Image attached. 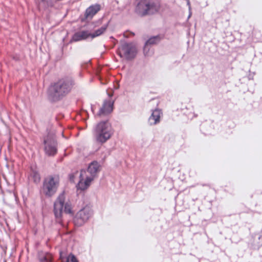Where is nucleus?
Instances as JSON below:
<instances>
[{
	"instance_id": "17",
	"label": "nucleus",
	"mask_w": 262,
	"mask_h": 262,
	"mask_svg": "<svg viewBox=\"0 0 262 262\" xmlns=\"http://www.w3.org/2000/svg\"><path fill=\"white\" fill-rule=\"evenodd\" d=\"M67 262H78V260L74 254L71 253L67 257Z\"/></svg>"
},
{
	"instance_id": "16",
	"label": "nucleus",
	"mask_w": 262,
	"mask_h": 262,
	"mask_svg": "<svg viewBox=\"0 0 262 262\" xmlns=\"http://www.w3.org/2000/svg\"><path fill=\"white\" fill-rule=\"evenodd\" d=\"M30 177L36 183L39 182V181L40 180V177L39 173L37 171L34 170H31V173L30 174Z\"/></svg>"
},
{
	"instance_id": "20",
	"label": "nucleus",
	"mask_w": 262,
	"mask_h": 262,
	"mask_svg": "<svg viewBox=\"0 0 262 262\" xmlns=\"http://www.w3.org/2000/svg\"><path fill=\"white\" fill-rule=\"evenodd\" d=\"M187 4L189 7V9H190V3L189 0H187Z\"/></svg>"
},
{
	"instance_id": "4",
	"label": "nucleus",
	"mask_w": 262,
	"mask_h": 262,
	"mask_svg": "<svg viewBox=\"0 0 262 262\" xmlns=\"http://www.w3.org/2000/svg\"><path fill=\"white\" fill-rule=\"evenodd\" d=\"M161 8L160 0H141L137 4L136 12L141 16L158 13Z\"/></svg>"
},
{
	"instance_id": "15",
	"label": "nucleus",
	"mask_w": 262,
	"mask_h": 262,
	"mask_svg": "<svg viewBox=\"0 0 262 262\" xmlns=\"http://www.w3.org/2000/svg\"><path fill=\"white\" fill-rule=\"evenodd\" d=\"M107 28V24L104 25L100 28L96 30L94 33H90V37L94 38L96 37L99 36L102 34L106 30Z\"/></svg>"
},
{
	"instance_id": "14",
	"label": "nucleus",
	"mask_w": 262,
	"mask_h": 262,
	"mask_svg": "<svg viewBox=\"0 0 262 262\" xmlns=\"http://www.w3.org/2000/svg\"><path fill=\"white\" fill-rule=\"evenodd\" d=\"M164 38V35L159 34L156 36H154L150 37L145 42L144 51L146 50V48L148 45H154L159 43L162 39Z\"/></svg>"
},
{
	"instance_id": "6",
	"label": "nucleus",
	"mask_w": 262,
	"mask_h": 262,
	"mask_svg": "<svg viewBox=\"0 0 262 262\" xmlns=\"http://www.w3.org/2000/svg\"><path fill=\"white\" fill-rule=\"evenodd\" d=\"M59 182L58 176H50L46 178L42 185V191L44 194L48 197L52 196L57 190Z\"/></svg>"
},
{
	"instance_id": "12",
	"label": "nucleus",
	"mask_w": 262,
	"mask_h": 262,
	"mask_svg": "<svg viewBox=\"0 0 262 262\" xmlns=\"http://www.w3.org/2000/svg\"><path fill=\"white\" fill-rule=\"evenodd\" d=\"M90 33L88 31H81L76 32L73 35L71 41L76 42L85 39L90 37Z\"/></svg>"
},
{
	"instance_id": "5",
	"label": "nucleus",
	"mask_w": 262,
	"mask_h": 262,
	"mask_svg": "<svg viewBox=\"0 0 262 262\" xmlns=\"http://www.w3.org/2000/svg\"><path fill=\"white\" fill-rule=\"evenodd\" d=\"M113 134V129L108 121L100 122L95 128L96 140L101 144L105 143L111 138Z\"/></svg>"
},
{
	"instance_id": "7",
	"label": "nucleus",
	"mask_w": 262,
	"mask_h": 262,
	"mask_svg": "<svg viewBox=\"0 0 262 262\" xmlns=\"http://www.w3.org/2000/svg\"><path fill=\"white\" fill-rule=\"evenodd\" d=\"M137 53V50L133 43L123 42L118 48V54L129 60L134 59Z\"/></svg>"
},
{
	"instance_id": "13",
	"label": "nucleus",
	"mask_w": 262,
	"mask_h": 262,
	"mask_svg": "<svg viewBox=\"0 0 262 262\" xmlns=\"http://www.w3.org/2000/svg\"><path fill=\"white\" fill-rule=\"evenodd\" d=\"M100 10L99 4L91 5L86 9L85 16L86 18H92Z\"/></svg>"
},
{
	"instance_id": "11",
	"label": "nucleus",
	"mask_w": 262,
	"mask_h": 262,
	"mask_svg": "<svg viewBox=\"0 0 262 262\" xmlns=\"http://www.w3.org/2000/svg\"><path fill=\"white\" fill-rule=\"evenodd\" d=\"M162 113L159 109H155L152 112L151 115L148 119V123L150 125L158 124L160 121V117Z\"/></svg>"
},
{
	"instance_id": "19",
	"label": "nucleus",
	"mask_w": 262,
	"mask_h": 262,
	"mask_svg": "<svg viewBox=\"0 0 262 262\" xmlns=\"http://www.w3.org/2000/svg\"><path fill=\"white\" fill-rule=\"evenodd\" d=\"M70 177V180L71 181H74V176L73 174H71L69 176Z\"/></svg>"
},
{
	"instance_id": "2",
	"label": "nucleus",
	"mask_w": 262,
	"mask_h": 262,
	"mask_svg": "<svg viewBox=\"0 0 262 262\" xmlns=\"http://www.w3.org/2000/svg\"><path fill=\"white\" fill-rule=\"evenodd\" d=\"M100 167L99 163L96 161H94L89 164L87 171L81 170L79 175V181L77 185V189L81 190L87 189L100 171Z\"/></svg>"
},
{
	"instance_id": "18",
	"label": "nucleus",
	"mask_w": 262,
	"mask_h": 262,
	"mask_svg": "<svg viewBox=\"0 0 262 262\" xmlns=\"http://www.w3.org/2000/svg\"><path fill=\"white\" fill-rule=\"evenodd\" d=\"M40 262H51V260L50 258L46 256H43L42 258L40 259Z\"/></svg>"
},
{
	"instance_id": "3",
	"label": "nucleus",
	"mask_w": 262,
	"mask_h": 262,
	"mask_svg": "<svg viewBox=\"0 0 262 262\" xmlns=\"http://www.w3.org/2000/svg\"><path fill=\"white\" fill-rule=\"evenodd\" d=\"M53 211L56 222L61 225H62V222L63 212L70 214L71 216L74 215V212L73 210L71 203L70 201L66 202V196L64 191L59 194L54 202Z\"/></svg>"
},
{
	"instance_id": "10",
	"label": "nucleus",
	"mask_w": 262,
	"mask_h": 262,
	"mask_svg": "<svg viewBox=\"0 0 262 262\" xmlns=\"http://www.w3.org/2000/svg\"><path fill=\"white\" fill-rule=\"evenodd\" d=\"M114 102L111 100L105 101L103 106L100 108L98 115L101 116L102 115H107L111 113L113 110Z\"/></svg>"
},
{
	"instance_id": "9",
	"label": "nucleus",
	"mask_w": 262,
	"mask_h": 262,
	"mask_svg": "<svg viewBox=\"0 0 262 262\" xmlns=\"http://www.w3.org/2000/svg\"><path fill=\"white\" fill-rule=\"evenodd\" d=\"M44 150L49 156H54L57 152V143L53 136L48 135L44 139Z\"/></svg>"
},
{
	"instance_id": "8",
	"label": "nucleus",
	"mask_w": 262,
	"mask_h": 262,
	"mask_svg": "<svg viewBox=\"0 0 262 262\" xmlns=\"http://www.w3.org/2000/svg\"><path fill=\"white\" fill-rule=\"evenodd\" d=\"M93 211L88 206L80 209L75 215L73 222L75 226L80 227L85 224L92 216Z\"/></svg>"
},
{
	"instance_id": "1",
	"label": "nucleus",
	"mask_w": 262,
	"mask_h": 262,
	"mask_svg": "<svg viewBox=\"0 0 262 262\" xmlns=\"http://www.w3.org/2000/svg\"><path fill=\"white\" fill-rule=\"evenodd\" d=\"M75 84L71 78H62L52 84L48 90L49 98L52 101L62 99L70 93Z\"/></svg>"
}]
</instances>
